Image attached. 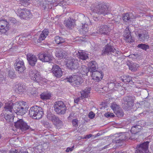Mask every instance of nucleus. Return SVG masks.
Wrapping results in <instances>:
<instances>
[{"instance_id":"obj_46","label":"nucleus","mask_w":153,"mask_h":153,"mask_svg":"<svg viewBox=\"0 0 153 153\" xmlns=\"http://www.w3.org/2000/svg\"><path fill=\"white\" fill-rule=\"evenodd\" d=\"M29 0H20V3L22 5L26 6L28 5Z\"/></svg>"},{"instance_id":"obj_51","label":"nucleus","mask_w":153,"mask_h":153,"mask_svg":"<svg viewBox=\"0 0 153 153\" xmlns=\"http://www.w3.org/2000/svg\"><path fill=\"white\" fill-rule=\"evenodd\" d=\"M138 55L137 54H131L129 55L128 57L130 58H132V59H135L138 57Z\"/></svg>"},{"instance_id":"obj_42","label":"nucleus","mask_w":153,"mask_h":153,"mask_svg":"<svg viewBox=\"0 0 153 153\" xmlns=\"http://www.w3.org/2000/svg\"><path fill=\"white\" fill-rule=\"evenodd\" d=\"M137 47L145 51H146L147 49H149V46L145 44H139L138 45Z\"/></svg>"},{"instance_id":"obj_19","label":"nucleus","mask_w":153,"mask_h":153,"mask_svg":"<svg viewBox=\"0 0 153 153\" xmlns=\"http://www.w3.org/2000/svg\"><path fill=\"white\" fill-rule=\"evenodd\" d=\"M48 118L54 123L57 128H59L62 125V122L59 120L58 117L54 115H52L50 117L48 116Z\"/></svg>"},{"instance_id":"obj_16","label":"nucleus","mask_w":153,"mask_h":153,"mask_svg":"<svg viewBox=\"0 0 153 153\" xmlns=\"http://www.w3.org/2000/svg\"><path fill=\"white\" fill-rule=\"evenodd\" d=\"M55 43L61 46L62 48H65L68 46V44L66 42L65 39L62 36H56L54 38Z\"/></svg>"},{"instance_id":"obj_56","label":"nucleus","mask_w":153,"mask_h":153,"mask_svg":"<svg viewBox=\"0 0 153 153\" xmlns=\"http://www.w3.org/2000/svg\"><path fill=\"white\" fill-rule=\"evenodd\" d=\"M92 136V135L91 134H89L87 135L85 137V138H90Z\"/></svg>"},{"instance_id":"obj_24","label":"nucleus","mask_w":153,"mask_h":153,"mask_svg":"<svg viewBox=\"0 0 153 153\" xmlns=\"http://www.w3.org/2000/svg\"><path fill=\"white\" fill-rule=\"evenodd\" d=\"M28 71L29 76L31 79H34V77H33L35 74H36V75L37 76L36 78L37 80L39 79V72L34 69L33 67L29 68L28 69Z\"/></svg>"},{"instance_id":"obj_3","label":"nucleus","mask_w":153,"mask_h":153,"mask_svg":"<svg viewBox=\"0 0 153 153\" xmlns=\"http://www.w3.org/2000/svg\"><path fill=\"white\" fill-rule=\"evenodd\" d=\"M29 115L34 119H40L44 114L42 108L37 106H34L30 108Z\"/></svg>"},{"instance_id":"obj_35","label":"nucleus","mask_w":153,"mask_h":153,"mask_svg":"<svg viewBox=\"0 0 153 153\" xmlns=\"http://www.w3.org/2000/svg\"><path fill=\"white\" fill-rule=\"evenodd\" d=\"M141 128V126L138 125L133 126L131 128V132L133 134H135L140 131Z\"/></svg>"},{"instance_id":"obj_43","label":"nucleus","mask_w":153,"mask_h":153,"mask_svg":"<svg viewBox=\"0 0 153 153\" xmlns=\"http://www.w3.org/2000/svg\"><path fill=\"white\" fill-rule=\"evenodd\" d=\"M114 113L116 114L117 116L119 117H121L123 115V113L121 108H120L117 111H115Z\"/></svg>"},{"instance_id":"obj_15","label":"nucleus","mask_w":153,"mask_h":153,"mask_svg":"<svg viewBox=\"0 0 153 153\" xmlns=\"http://www.w3.org/2000/svg\"><path fill=\"white\" fill-rule=\"evenodd\" d=\"M66 65L67 67L71 70L77 69L79 67L78 60L74 59H69L68 60Z\"/></svg>"},{"instance_id":"obj_7","label":"nucleus","mask_w":153,"mask_h":153,"mask_svg":"<svg viewBox=\"0 0 153 153\" xmlns=\"http://www.w3.org/2000/svg\"><path fill=\"white\" fill-rule=\"evenodd\" d=\"M114 53V56H117L118 53L117 51L110 44L108 43L103 48L101 54L103 56L109 55Z\"/></svg>"},{"instance_id":"obj_22","label":"nucleus","mask_w":153,"mask_h":153,"mask_svg":"<svg viewBox=\"0 0 153 153\" xmlns=\"http://www.w3.org/2000/svg\"><path fill=\"white\" fill-rule=\"evenodd\" d=\"M52 70L55 76L57 77H60L62 75V72L61 69L57 65H54Z\"/></svg>"},{"instance_id":"obj_26","label":"nucleus","mask_w":153,"mask_h":153,"mask_svg":"<svg viewBox=\"0 0 153 153\" xmlns=\"http://www.w3.org/2000/svg\"><path fill=\"white\" fill-rule=\"evenodd\" d=\"M26 87L22 84L17 85L15 89V91L17 94H23L26 91Z\"/></svg>"},{"instance_id":"obj_59","label":"nucleus","mask_w":153,"mask_h":153,"mask_svg":"<svg viewBox=\"0 0 153 153\" xmlns=\"http://www.w3.org/2000/svg\"><path fill=\"white\" fill-rule=\"evenodd\" d=\"M1 134L0 133V139H1Z\"/></svg>"},{"instance_id":"obj_36","label":"nucleus","mask_w":153,"mask_h":153,"mask_svg":"<svg viewBox=\"0 0 153 153\" xmlns=\"http://www.w3.org/2000/svg\"><path fill=\"white\" fill-rule=\"evenodd\" d=\"M120 78L123 82L125 83L132 82V77L130 76H123Z\"/></svg>"},{"instance_id":"obj_4","label":"nucleus","mask_w":153,"mask_h":153,"mask_svg":"<svg viewBox=\"0 0 153 153\" xmlns=\"http://www.w3.org/2000/svg\"><path fill=\"white\" fill-rule=\"evenodd\" d=\"M65 79L71 83V84L75 87H79L83 82L82 78L81 76L76 75L68 76Z\"/></svg>"},{"instance_id":"obj_2","label":"nucleus","mask_w":153,"mask_h":153,"mask_svg":"<svg viewBox=\"0 0 153 153\" xmlns=\"http://www.w3.org/2000/svg\"><path fill=\"white\" fill-rule=\"evenodd\" d=\"M26 102L22 101L14 103L13 105V108L14 112L17 114L22 115L25 114L28 110Z\"/></svg>"},{"instance_id":"obj_28","label":"nucleus","mask_w":153,"mask_h":153,"mask_svg":"<svg viewBox=\"0 0 153 153\" xmlns=\"http://www.w3.org/2000/svg\"><path fill=\"white\" fill-rule=\"evenodd\" d=\"M49 33L48 29H45L43 30L39 36V38L37 40V42L40 43L44 40L45 38L48 36Z\"/></svg>"},{"instance_id":"obj_48","label":"nucleus","mask_w":153,"mask_h":153,"mask_svg":"<svg viewBox=\"0 0 153 153\" xmlns=\"http://www.w3.org/2000/svg\"><path fill=\"white\" fill-rule=\"evenodd\" d=\"M42 124L45 127L48 128L49 129L51 128V124L48 122L43 121L42 122Z\"/></svg>"},{"instance_id":"obj_40","label":"nucleus","mask_w":153,"mask_h":153,"mask_svg":"<svg viewBox=\"0 0 153 153\" xmlns=\"http://www.w3.org/2000/svg\"><path fill=\"white\" fill-rule=\"evenodd\" d=\"M81 71L83 75L86 74L88 75V73L90 72L89 68L87 67L84 65H82L81 66Z\"/></svg>"},{"instance_id":"obj_52","label":"nucleus","mask_w":153,"mask_h":153,"mask_svg":"<svg viewBox=\"0 0 153 153\" xmlns=\"http://www.w3.org/2000/svg\"><path fill=\"white\" fill-rule=\"evenodd\" d=\"M105 116L107 117H113L114 116V114L113 113H109V112L105 113Z\"/></svg>"},{"instance_id":"obj_20","label":"nucleus","mask_w":153,"mask_h":153,"mask_svg":"<svg viewBox=\"0 0 153 153\" xmlns=\"http://www.w3.org/2000/svg\"><path fill=\"white\" fill-rule=\"evenodd\" d=\"M27 57L29 64L34 66L37 61V58L36 56L34 54L28 53L27 55Z\"/></svg>"},{"instance_id":"obj_33","label":"nucleus","mask_w":153,"mask_h":153,"mask_svg":"<svg viewBox=\"0 0 153 153\" xmlns=\"http://www.w3.org/2000/svg\"><path fill=\"white\" fill-rule=\"evenodd\" d=\"M76 53L77 56L83 60H85L88 58L87 54L84 52H79L78 51L77 53L76 52Z\"/></svg>"},{"instance_id":"obj_41","label":"nucleus","mask_w":153,"mask_h":153,"mask_svg":"<svg viewBox=\"0 0 153 153\" xmlns=\"http://www.w3.org/2000/svg\"><path fill=\"white\" fill-rule=\"evenodd\" d=\"M111 109L114 111V113L115 112V111H117L119 110L120 108L119 105H117L116 102H114L112 103L111 106Z\"/></svg>"},{"instance_id":"obj_38","label":"nucleus","mask_w":153,"mask_h":153,"mask_svg":"<svg viewBox=\"0 0 153 153\" xmlns=\"http://www.w3.org/2000/svg\"><path fill=\"white\" fill-rule=\"evenodd\" d=\"M4 118L7 122H13V117L12 114L5 113Z\"/></svg>"},{"instance_id":"obj_6","label":"nucleus","mask_w":153,"mask_h":153,"mask_svg":"<svg viewBox=\"0 0 153 153\" xmlns=\"http://www.w3.org/2000/svg\"><path fill=\"white\" fill-rule=\"evenodd\" d=\"M135 99V98L133 96L124 97L123 98L124 102L123 104V108L126 110H129L131 109V107L134 105V100Z\"/></svg>"},{"instance_id":"obj_11","label":"nucleus","mask_w":153,"mask_h":153,"mask_svg":"<svg viewBox=\"0 0 153 153\" xmlns=\"http://www.w3.org/2000/svg\"><path fill=\"white\" fill-rule=\"evenodd\" d=\"M99 29L97 30V33L100 34L108 35L111 31L110 25L109 24L105 25H102L99 27Z\"/></svg>"},{"instance_id":"obj_21","label":"nucleus","mask_w":153,"mask_h":153,"mask_svg":"<svg viewBox=\"0 0 153 153\" xmlns=\"http://www.w3.org/2000/svg\"><path fill=\"white\" fill-rule=\"evenodd\" d=\"M130 31L129 30L128 27H127L124 31L123 36L125 38L126 42H134V40L131 36L130 37Z\"/></svg>"},{"instance_id":"obj_25","label":"nucleus","mask_w":153,"mask_h":153,"mask_svg":"<svg viewBox=\"0 0 153 153\" xmlns=\"http://www.w3.org/2000/svg\"><path fill=\"white\" fill-rule=\"evenodd\" d=\"M75 20L71 18L65 21V25L69 29H72L75 25Z\"/></svg>"},{"instance_id":"obj_29","label":"nucleus","mask_w":153,"mask_h":153,"mask_svg":"<svg viewBox=\"0 0 153 153\" xmlns=\"http://www.w3.org/2000/svg\"><path fill=\"white\" fill-rule=\"evenodd\" d=\"M55 55L56 57L61 59L65 58V52L63 51L61 48L57 49L56 50Z\"/></svg>"},{"instance_id":"obj_45","label":"nucleus","mask_w":153,"mask_h":153,"mask_svg":"<svg viewBox=\"0 0 153 153\" xmlns=\"http://www.w3.org/2000/svg\"><path fill=\"white\" fill-rule=\"evenodd\" d=\"M8 72V76L10 78L12 79L15 77L16 75L14 71L12 70H9Z\"/></svg>"},{"instance_id":"obj_58","label":"nucleus","mask_w":153,"mask_h":153,"mask_svg":"<svg viewBox=\"0 0 153 153\" xmlns=\"http://www.w3.org/2000/svg\"><path fill=\"white\" fill-rule=\"evenodd\" d=\"M2 103L0 102V108H1L2 105Z\"/></svg>"},{"instance_id":"obj_31","label":"nucleus","mask_w":153,"mask_h":153,"mask_svg":"<svg viewBox=\"0 0 153 153\" xmlns=\"http://www.w3.org/2000/svg\"><path fill=\"white\" fill-rule=\"evenodd\" d=\"M13 104H14L12 102L6 103L4 107V112L9 111L10 113L12 112L13 110Z\"/></svg>"},{"instance_id":"obj_44","label":"nucleus","mask_w":153,"mask_h":153,"mask_svg":"<svg viewBox=\"0 0 153 153\" xmlns=\"http://www.w3.org/2000/svg\"><path fill=\"white\" fill-rule=\"evenodd\" d=\"M115 82H110L108 84V86L110 90H113L114 89L115 86Z\"/></svg>"},{"instance_id":"obj_23","label":"nucleus","mask_w":153,"mask_h":153,"mask_svg":"<svg viewBox=\"0 0 153 153\" xmlns=\"http://www.w3.org/2000/svg\"><path fill=\"white\" fill-rule=\"evenodd\" d=\"M90 73L92 79L97 81L101 80L103 78V74L101 71H95Z\"/></svg>"},{"instance_id":"obj_62","label":"nucleus","mask_w":153,"mask_h":153,"mask_svg":"<svg viewBox=\"0 0 153 153\" xmlns=\"http://www.w3.org/2000/svg\"><path fill=\"white\" fill-rule=\"evenodd\" d=\"M44 7L45 8V7Z\"/></svg>"},{"instance_id":"obj_9","label":"nucleus","mask_w":153,"mask_h":153,"mask_svg":"<svg viewBox=\"0 0 153 153\" xmlns=\"http://www.w3.org/2000/svg\"><path fill=\"white\" fill-rule=\"evenodd\" d=\"M16 13L21 18L23 19H28L31 17L32 16L30 11L26 8L18 9Z\"/></svg>"},{"instance_id":"obj_8","label":"nucleus","mask_w":153,"mask_h":153,"mask_svg":"<svg viewBox=\"0 0 153 153\" xmlns=\"http://www.w3.org/2000/svg\"><path fill=\"white\" fill-rule=\"evenodd\" d=\"M14 126L18 129L21 130L22 131H24L27 130L33 131L30 126L28 125L27 123L24 122L22 119H19L17 121L14 122Z\"/></svg>"},{"instance_id":"obj_30","label":"nucleus","mask_w":153,"mask_h":153,"mask_svg":"<svg viewBox=\"0 0 153 153\" xmlns=\"http://www.w3.org/2000/svg\"><path fill=\"white\" fill-rule=\"evenodd\" d=\"M91 88H87L85 89L81 92V97L82 98H88L89 97Z\"/></svg>"},{"instance_id":"obj_47","label":"nucleus","mask_w":153,"mask_h":153,"mask_svg":"<svg viewBox=\"0 0 153 153\" xmlns=\"http://www.w3.org/2000/svg\"><path fill=\"white\" fill-rule=\"evenodd\" d=\"M17 22L16 19L13 18H11L9 19V22H8L9 24L13 25Z\"/></svg>"},{"instance_id":"obj_5","label":"nucleus","mask_w":153,"mask_h":153,"mask_svg":"<svg viewBox=\"0 0 153 153\" xmlns=\"http://www.w3.org/2000/svg\"><path fill=\"white\" fill-rule=\"evenodd\" d=\"M53 107L55 111L59 114H64L67 110L66 105L62 101L55 102Z\"/></svg>"},{"instance_id":"obj_1","label":"nucleus","mask_w":153,"mask_h":153,"mask_svg":"<svg viewBox=\"0 0 153 153\" xmlns=\"http://www.w3.org/2000/svg\"><path fill=\"white\" fill-rule=\"evenodd\" d=\"M91 10L94 13L105 16L110 13L108 4L104 2H99L92 5Z\"/></svg>"},{"instance_id":"obj_34","label":"nucleus","mask_w":153,"mask_h":153,"mask_svg":"<svg viewBox=\"0 0 153 153\" xmlns=\"http://www.w3.org/2000/svg\"><path fill=\"white\" fill-rule=\"evenodd\" d=\"M40 98L43 100H47L50 99L51 97V94L49 92H45L41 94Z\"/></svg>"},{"instance_id":"obj_37","label":"nucleus","mask_w":153,"mask_h":153,"mask_svg":"<svg viewBox=\"0 0 153 153\" xmlns=\"http://www.w3.org/2000/svg\"><path fill=\"white\" fill-rule=\"evenodd\" d=\"M131 13L130 14L128 13L124 14L122 18L124 21L127 22L128 21L130 20V19H133L135 17L134 16H131Z\"/></svg>"},{"instance_id":"obj_60","label":"nucleus","mask_w":153,"mask_h":153,"mask_svg":"<svg viewBox=\"0 0 153 153\" xmlns=\"http://www.w3.org/2000/svg\"><path fill=\"white\" fill-rule=\"evenodd\" d=\"M99 134V133H98V134H97V136H99V134Z\"/></svg>"},{"instance_id":"obj_53","label":"nucleus","mask_w":153,"mask_h":153,"mask_svg":"<svg viewBox=\"0 0 153 153\" xmlns=\"http://www.w3.org/2000/svg\"><path fill=\"white\" fill-rule=\"evenodd\" d=\"M95 116L94 114L92 111L90 112L89 114V117L91 119L93 118Z\"/></svg>"},{"instance_id":"obj_61","label":"nucleus","mask_w":153,"mask_h":153,"mask_svg":"<svg viewBox=\"0 0 153 153\" xmlns=\"http://www.w3.org/2000/svg\"><path fill=\"white\" fill-rule=\"evenodd\" d=\"M35 94V93H31V94Z\"/></svg>"},{"instance_id":"obj_14","label":"nucleus","mask_w":153,"mask_h":153,"mask_svg":"<svg viewBox=\"0 0 153 153\" xmlns=\"http://www.w3.org/2000/svg\"><path fill=\"white\" fill-rule=\"evenodd\" d=\"M127 134L125 133L122 134L121 135L118 134H116L115 135V138L113 139V142L116 143H120L123 142L126 140H128V139H132L131 137L128 138L126 137Z\"/></svg>"},{"instance_id":"obj_32","label":"nucleus","mask_w":153,"mask_h":153,"mask_svg":"<svg viewBox=\"0 0 153 153\" xmlns=\"http://www.w3.org/2000/svg\"><path fill=\"white\" fill-rule=\"evenodd\" d=\"M89 70L90 73L93 72L94 71L97 69L98 66L97 64V62L95 61H92L89 63Z\"/></svg>"},{"instance_id":"obj_12","label":"nucleus","mask_w":153,"mask_h":153,"mask_svg":"<svg viewBox=\"0 0 153 153\" xmlns=\"http://www.w3.org/2000/svg\"><path fill=\"white\" fill-rule=\"evenodd\" d=\"M149 143V141H146L137 146L135 153H147Z\"/></svg>"},{"instance_id":"obj_13","label":"nucleus","mask_w":153,"mask_h":153,"mask_svg":"<svg viewBox=\"0 0 153 153\" xmlns=\"http://www.w3.org/2000/svg\"><path fill=\"white\" fill-rule=\"evenodd\" d=\"M14 68L19 73H22L23 72L25 68L23 60H19L17 59L14 65Z\"/></svg>"},{"instance_id":"obj_49","label":"nucleus","mask_w":153,"mask_h":153,"mask_svg":"<svg viewBox=\"0 0 153 153\" xmlns=\"http://www.w3.org/2000/svg\"><path fill=\"white\" fill-rule=\"evenodd\" d=\"M72 123L73 126L76 128L78 125V120L76 119H74L73 120Z\"/></svg>"},{"instance_id":"obj_55","label":"nucleus","mask_w":153,"mask_h":153,"mask_svg":"<svg viewBox=\"0 0 153 153\" xmlns=\"http://www.w3.org/2000/svg\"><path fill=\"white\" fill-rule=\"evenodd\" d=\"M80 99L79 98H77L76 99H75L74 100V102L75 103L78 104L79 101Z\"/></svg>"},{"instance_id":"obj_54","label":"nucleus","mask_w":153,"mask_h":153,"mask_svg":"<svg viewBox=\"0 0 153 153\" xmlns=\"http://www.w3.org/2000/svg\"><path fill=\"white\" fill-rule=\"evenodd\" d=\"M74 146H73L72 147H68L67 149L66 150V152H68L70 151L71 152L74 149Z\"/></svg>"},{"instance_id":"obj_50","label":"nucleus","mask_w":153,"mask_h":153,"mask_svg":"<svg viewBox=\"0 0 153 153\" xmlns=\"http://www.w3.org/2000/svg\"><path fill=\"white\" fill-rule=\"evenodd\" d=\"M36 74H35V75H34V77H34V79H31V80H33V81L35 82H39L41 80V76L40 75V74H39V79L38 80H37V79H36V76H36Z\"/></svg>"},{"instance_id":"obj_39","label":"nucleus","mask_w":153,"mask_h":153,"mask_svg":"<svg viewBox=\"0 0 153 153\" xmlns=\"http://www.w3.org/2000/svg\"><path fill=\"white\" fill-rule=\"evenodd\" d=\"M139 67V65L136 63H131L130 65H128L129 69L133 71H136Z\"/></svg>"},{"instance_id":"obj_10","label":"nucleus","mask_w":153,"mask_h":153,"mask_svg":"<svg viewBox=\"0 0 153 153\" xmlns=\"http://www.w3.org/2000/svg\"><path fill=\"white\" fill-rule=\"evenodd\" d=\"M39 59L42 62H51L53 59L51 53L48 52H45L39 54Z\"/></svg>"},{"instance_id":"obj_57","label":"nucleus","mask_w":153,"mask_h":153,"mask_svg":"<svg viewBox=\"0 0 153 153\" xmlns=\"http://www.w3.org/2000/svg\"><path fill=\"white\" fill-rule=\"evenodd\" d=\"M93 19L95 21H97V20L98 19L97 18V17H95L94 16H93Z\"/></svg>"},{"instance_id":"obj_27","label":"nucleus","mask_w":153,"mask_h":153,"mask_svg":"<svg viewBox=\"0 0 153 153\" xmlns=\"http://www.w3.org/2000/svg\"><path fill=\"white\" fill-rule=\"evenodd\" d=\"M138 39L140 41H143L148 39V35L145 30L143 31L138 34Z\"/></svg>"},{"instance_id":"obj_18","label":"nucleus","mask_w":153,"mask_h":153,"mask_svg":"<svg viewBox=\"0 0 153 153\" xmlns=\"http://www.w3.org/2000/svg\"><path fill=\"white\" fill-rule=\"evenodd\" d=\"M81 17L82 18V29L83 32H88V24L90 20L89 18L86 16H85L84 15H81Z\"/></svg>"},{"instance_id":"obj_17","label":"nucleus","mask_w":153,"mask_h":153,"mask_svg":"<svg viewBox=\"0 0 153 153\" xmlns=\"http://www.w3.org/2000/svg\"><path fill=\"white\" fill-rule=\"evenodd\" d=\"M9 23L6 20H0V32L4 33L10 29Z\"/></svg>"}]
</instances>
